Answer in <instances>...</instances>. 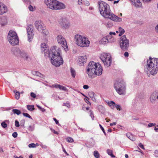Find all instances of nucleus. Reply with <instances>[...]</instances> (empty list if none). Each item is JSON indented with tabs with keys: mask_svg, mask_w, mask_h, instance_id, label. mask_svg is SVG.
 Instances as JSON below:
<instances>
[{
	"mask_svg": "<svg viewBox=\"0 0 158 158\" xmlns=\"http://www.w3.org/2000/svg\"><path fill=\"white\" fill-rule=\"evenodd\" d=\"M56 46H54L50 50L48 49L45 43H43L41 45V49L42 51L45 53V55H48L51 63L56 67L59 66L63 64V60L62 57L60 56V48H58Z\"/></svg>",
	"mask_w": 158,
	"mask_h": 158,
	"instance_id": "1",
	"label": "nucleus"
},
{
	"mask_svg": "<svg viewBox=\"0 0 158 158\" xmlns=\"http://www.w3.org/2000/svg\"><path fill=\"white\" fill-rule=\"evenodd\" d=\"M98 5L100 14L103 17L116 22L122 21L121 18L116 16L111 11L109 5L106 3L99 1L98 2Z\"/></svg>",
	"mask_w": 158,
	"mask_h": 158,
	"instance_id": "2",
	"label": "nucleus"
},
{
	"mask_svg": "<svg viewBox=\"0 0 158 158\" xmlns=\"http://www.w3.org/2000/svg\"><path fill=\"white\" fill-rule=\"evenodd\" d=\"M102 70V68L99 63L93 61L90 62L87 67V73L89 77L101 75Z\"/></svg>",
	"mask_w": 158,
	"mask_h": 158,
	"instance_id": "3",
	"label": "nucleus"
},
{
	"mask_svg": "<svg viewBox=\"0 0 158 158\" xmlns=\"http://www.w3.org/2000/svg\"><path fill=\"white\" fill-rule=\"evenodd\" d=\"M148 60L146 68L153 75H156L158 70V59L152 58L149 57Z\"/></svg>",
	"mask_w": 158,
	"mask_h": 158,
	"instance_id": "4",
	"label": "nucleus"
},
{
	"mask_svg": "<svg viewBox=\"0 0 158 158\" xmlns=\"http://www.w3.org/2000/svg\"><path fill=\"white\" fill-rule=\"evenodd\" d=\"M44 2L48 8L53 10H59L65 8L64 4L56 0H45Z\"/></svg>",
	"mask_w": 158,
	"mask_h": 158,
	"instance_id": "5",
	"label": "nucleus"
},
{
	"mask_svg": "<svg viewBox=\"0 0 158 158\" xmlns=\"http://www.w3.org/2000/svg\"><path fill=\"white\" fill-rule=\"evenodd\" d=\"M114 87L118 94L124 95L125 94V83L123 80H119L116 81L114 83Z\"/></svg>",
	"mask_w": 158,
	"mask_h": 158,
	"instance_id": "6",
	"label": "nucleus"
},
{
	"mask_svg": "<svg viewBox=\"0 0 158 158\" xmlns=\"http://www.w3.org/2000/svg\"><path fill=\"white\" fill-rule=\"evenodd\" d=\"M114 87L118 94L124 95L125 94V83L123 80H119L116 81L114 83Z\"/></svg>",
	"mask_w": 158,
	"mask_h": 158,
	"instance_id": "7",
	"label": "nucleus"
},
{
	"mask_svg": "<svg viewBox=\"0 0 158 158\" xmlns=\"http://www.w3.org/2000/svg\"><path fill=\"white\" fill-rule=\"evenodd\" d=\"M75 38L76 44L77 45L82 47H88L90 43L88 39L79 35H75Z\"/></svg>",
	"mask_w": 158,
	"mask_h": 158,
	"instance_id": "8",
	"label": "nucleus"
},
{
	"mask_svg": "<svg viewBox=\"0 0 158 158\" xmlns=\"http://www.w3.org/2000/svg\"><path fill=\"white\" fill-rule=\"evenodd\" d=\"M7 39L9 43L12 45H16L19 44V38L16 32L13 31H9Z\"/></svg>",
	"mask_w": 158,
	"mask_h": 158,
	"instance_id": "9",
	"label": "nucleus"
},
{
	"mask_svg": "<svg viewBox=\"0 0 158 158\" xmlns=\"http://www.w3.org/2000/svg\"><path fill=\"white\" fill-rule=\"evenodd\" d=\"M12 51L14 54L18 57L22 58L26 60L29 58V56L28 53L23 49L15 48L13 49Z\"/></svg>",
	"mask_w": 158,
	"mask_h": 158,
	"instance_id": "10",
	"label": "nucleus"
},
{
	"mask_svg": "<svg viewBox=\"0 0 158 158\" xmlns=\"http://www.w3.org/2000/svg\"><path fill=\"white\" fill-rule=\"evenodd\" d=\"M100 58L105 66L109 67L111 65V57L110 53H102L100 55Z\"/></svg>",
	"mask_w": 158,
	"mask_h": 158,
	"instance_id": "11",
	"label": "nucleus"
},
{
	"mask_svg": "<svg viewBox=\"0 0 158 158\" xmlns=\"http://www.w3.org/2000/svg\"><path fill=\"white\" fill-rule=\"evenodd\" d=\"M119 43L122 50L125 51L127 50L129 45V40L127 39L125 35H123L121 37Z\"/></svg>",
	"mask_w": 158,
	"mask_h": 158,
	"instance_id": "12",
	"label": "nucleus"
},
{
	"mask_svg": "<svg viewBox=\"0 0 158 158\" xmlns=\"http://www.w3.org/2000/svg\"><path fill=\"white\" fill-rule=\"evenodd\" d=\"M26 29L27 34L28 40L30 42L32 40L34 35L33 26L31 24H29L27 25Z\"/></svg>",
	"mask_w": 158,
	"mask_h": 158,
	"instance_id": "13",
	"label": "nucleus"
},
{
	"mask_svg": "<svg viewBox=\"0 0 158 158\" xmlns=\"http://www.w3.org/2000/svg\"><path fill=\"white\" fill-rule=\"evenodd\" d=\"M56 39L58 43L60 44L65 51H67L68 50V47L64 38L61 35H59L56 37Z\"/></svg>",
	"mask_w": 158,
	"mask_h": 158,
	"instance_id": "14",
	"label": "nucleus"
},
{
	"mask_svg": "<svg viewBox=\"0 0 158 158\" xmlns=\"http://www.w3.org/2000/svg\"><path fill=\"white\" fill-rule=\"evenodd\" d=\"M60 25L64 28H68L70 26V23L68 20L65 18H62L59 21Z\"/></svg>",
	"mask_w": 158,
	"mask_h": 158,
	"instance_id": "15",
	"label": "nucleus"
},
{
	"mask_svg": "<svg viewBox=\"0 0 158 158\" xmlns=\"http://www.w3.org/2000/svg\"><path fill=\"white\" fill-rule=\"evenodd\" d=\"M35 26L38 30L40 31H43L45 29V26L43 22L40 20L36 21L35 23Z\"/></svg>",
	"mask_w": 158,
	"mask_h": 158,
	"instance_id": "16",
	"label": "nucleus"
},
{
	"mask_svg": "<svg viewBox=\"0 0 158 158\" xmlns=\"http://www.w3.org/2000/svg\"><path fill=\"white\" fill-rule=\"evenodd\" d=\"M156 100H158V91L153 92L150 98V101L152 103H155Z\"/></svg>",
	"mask_w": 158,
	"mask_h": 158,
	"instance_id": "17",
	"label": "nucleus"
},
{
	"mask_svg": "<svg viewBox=\"0 0 158 158\" xmlns=\"http://www.w3.org/2000/svg\"><path fill=\"white\" fill-rule=\"evenodd\" d=\"M7 10L6 6L4 4L0 2V15L6 13Z\"/></svg>",
	"mask_w": 158,
	"mask_h": 158,
	"instance_id": "18",
	"label": "nucleus"
},
{
	"mask_svg": "<svg viewBox=\"0 0 158 158\" xmlns=\"http://www.w3.org/2000/svg\"><path fill=\"white\" fill-rule=\"evenodd\" d=\"M87 58L86 56H79L78 59V63L80 66L84 65V63L87 61Z\"/></svg>",
	"mask_w": 158,
	"mask_h": 158,
	"instance_id": "19",
	"label": "nucleus"
},
{
	"mask_svg": "<svg viewBox=\"0 0 158 158\" xmlns=\"http://www.w3.org/2000/svg\"><path fill=\"white\" fill-rule=\"evenodd\" d=\"M132 4L136 7H140L142 5V3L139 0H130Z\"/></svg>",
	"mask_w": 158,
	"mask_h": 158,
	"instance_id": "20",
	"label": "nucleus"
},
{
	"mask_svg": "<svg viewBox=\"0 0 158 158\" xmlns=\"http://www.w3.org/2000/svg\"><path fill=\"white\" fill-rule=\"evenodd\" d=\"M126 135L129 139L132 141H135L136 139L135 136L130 133H127L126 134Z\"/></svg>",
	"mask_w": 158,
	"mask_h": 158,
	"instance_id": "21",
	"label": "nucleus"
},
{
	"mask_svg": "<svg viewBox=\"0 0 158 158\" xmlns=\"http://www.w3.org/2000/svg\"><path fill=\"white\" fill-rule=\"evenodd\" d=\"M100 42L102 44H106L108 42H109L107 36H106V37H104L102 38Z\"/></svg>",
	"mask_w": 158,
	"mask_h": 158,
	"instance_id": "22",
	"label": "nucleus"
},
{
	"mask_svg": "<svg viewBox=\"0 0 158 158\" xmlns=\"http://www.w3.org/2000/svg\"><path fill=\"white\" fill-rule=\"evenodd\" d=\"M88 94L89 97L93 101H94L95 100L94 96V92L92 91H91Z\"/></svg>",
	"mask_w": 158,
	"mask_h": 158,
	"instance_id": "23",
	"label": "nucleus"
},
{
	"mask_svg": "<svg viewBox=\"0 0 158 158\" xmlns=\"http://www.w3.org/2000/svg\"><path fill=\"white\" fill-rule=\"evenodd\" d=\"M107 36L109 42H113L115 41V39L112 36L110 35H108Z\"/></svg>",
	"mask_w": 158,
	"mask_h": 158,
	"instance_id": "24",
	"label": "nucleus"
},
{
	"mask_svg": "<svg viewBox=\"0 0 158 158\" xmlns=\"http://www.w3.org/2000/svg\"><path fill=\"white\" fill-rule=\"evenodd\" d=\"M107 153L111 157L113 158H114L115 157V156L112 153L113 151L111 150H110L109 149H108L107 150Z\"/></svg>",
	"mask_w": 158,
	"mask_h": 158,
	"instance_id": "25",
	"label": "nucleus"
},
{
	"mask_svg": "<svg viewBox=\"0 0 158 158\" xmlns=\"http://www.w3.org/2000/svg\"><path fill=\"white\" fill-rule=\"evenodd\" d=\"M12 111L13 112L14 114H16L18 115H19L21 114V111L17 109H13L12 110Z\"/></svg>",
	"mask_w": 158,
	"mask_h": 158,
	"instance_id": "26",
	"label": "nucleus"
},
{
	"mask_svg": "<svg viewBox=\"0 0 158 158\" xmlns=\"http://www.w3.org/2000/svg\"><path fill=\"white\" fill-rule=\"evenodd\" d=\"M118 31L119 32V33L118 35L119 36H121L125 32V30H124V29L122 28V27H119Z\"/></svg>",
	"mask_w": 158,
	"mask_h": 158,
	"instance_id": "27",
	"label": "nucleus"
},
{
	"mask_svg": "<svg viewBox=\"0 0 158 158\" xmlns=\"http://www.w3.org/2000/svg\"><path fill=\"white\" fill-rule=\"evenodd\" d=\"M6 122L9 123V121L8 120H6L2 123H1V126L3 128H6L7 127V125L6 123Z\"/></svg>",
	"mask_w": 158,
	"mask_h": 158,
	"instance_id": "28",
	"label": "nucleus"
},
{
	"mask_svg": "<svg viewBox=\"0 0 158 158\" xmlns=\"http://www.w3.org/2000/svg\"><path fill=\"white\" fill-rule=\"evenodd\" d=\"M27 108L30 111H33L35 109L33 105H27Z\"/></svg>",
	"mask_w": 158,
	"mask_h": 158,
	"instance_id": "29",
	"label": "nucleus"
},
{
	"mask_svg": "<svg viewBox=\"0 0 158 158\" xmlns=\"http://www.w3.org/2000/svg\"><path fill=\"white\" fill-rule=\"evenodd\" d=\"M71 73V75L72 77L73 78H74L75 77V75H76V72L72 68H71L70 70Z\"/></svg>",
	"mask_w": 158,
	"mask_h": 158,
	"instance_id": "30",
	"label": "nucleus"
},
{
	"mask_svg": "<svg viewBox=\"0 0 158 158\" xmlns=\"http://www.w3.org/2000/svg\"><path fill=\"white\" fill-rule=\"evenodd\" d=\"M94 155L96 158H99L100 157L99 154L97 151H95L94 152Z\"/></svg>",
	"mask_w": 158,
	"mask_h": 158,
	"instance_id": "31",
	"label": "nucleus"
},
{
	"mask_svg": "<svg viewBox=\"0 0 158 158\" xmlns=\"http://www.w3.org/2000/svg\"><path fill=\"white\" fill-rule=\"evenodd\" d=\"M108 104L113 109L114 108V105L115 104V103L114 102L111 101L110 102H109Z\"/></svg>",
	"mask_w": 158,
	"mask_h": 158,
	"instance_id": "32",
	"label": "nucleus"
},
{
	"mask_svg": "<svg viewBox=\"0 0 158 158\" xmlns=\"http://www.w3.org/2000/svg\"><path fill=\"white\" fill-rule=\"evenodd\" d=\"M59 89H61V90H64V91H66L67 90V89L64 86L62 85H59Z\"/></svg>",
	"mask_w": 158,
	"mask_h": 158,
	"instance_id": "33",
	"label": "nucleus"
},
{
	"mask_svg": "<svg viewBox=\"0 0 158 158\" xmlns=\"http://www.w3.org/2000/svg\"><path fill=\"white\" fill-rule=\"evenodd\" d=\"M34 129V125H30L28 126V130L29 131H33Z\"/></svg>",
	"mask_w": 158,
	"mask_h": 158,
	"instance_id": "34",
	"label": "nucleus"
},
{
	"mask_svg": "<svg viewBox=\"0 0 158 158\" xmlns=\"http://www.w3.org/2000/svg\"><path fill=\"white\" fill-rule=\"evenodd\" d=\"M15 98L18 100L19 99L20 97V94L18 92H16L15 93Z\"/></svg>",
	"mask_w": 158,
	"mask_h": 158,
	"instance_id": "35",
	"label": "nucleus"
},
{
	"mask_svg": "<svg viewBox=\"0 0 158 158\" xmlns=\"http://www.w3.org/2000/svg\"><path fill=\"white\" fill-rule=\"evenodd\" d=\"M113 25L112 23L110 22H108L106 23V27H112Z\"/></svg>",
	"mask_w": 158,
	"mask_h": 158,
	"instance_id": "36",
	"label": "nucleus"
},
{
	"mask_svg": "<svg viewBox=\"0 0 158 158\" xmlns=\"http://www.w3.org/2000/svg\"><path fill=\"white\" fill-rule=\"evenodd\" d=\"M83 5H86V6H89V2L87 1V0H84L83 1Z\"/></svg>",
	"mask_w": 158,
	"mask_h": 158,
	"instance_id": "37",
	"label": "nucleus"
},
{
	"mask_svg": "<svg viewBox=\"0 0 158 158\" xmlns=\"http://www.w3.org/2000/svg\"><path fill=\"white\" fill-rule=\"evenodd\" d=\"M23 114L24 116L26 117H28L29 118L32 119V118H31V116H30L27 113H23Z\"/></svg>",
	"mask_w": 158,
	"mask_h": 158,
	"instance_id": "38",
	"label": "nucleus"
},
{
	"mask_svg": "<svg viewBox=\"0 0 158 158\" xmlns=\"http://www.w3.org/2000/svg\"><path fill=\"white\" fill-rule=\"evenodd\" d=\"M67 141L68 142H73V138L70 137H68L67 139Z\"/></svg>",
	"mask_w": 158,
	"mask_h": 158,
	"instance_id": "39",
	"label": "nucleus"
},
{
	"mask_svg": "<svg viewBox=\"0 0 158 158\" xmlns=\"http://www.w3.org/2000/svg\"><path fill=\"white\" fill-rule=\"evenodd\" d=\"M28 147L29 148H36V144L34 143H32L29 144Z\"/></svg>",
	"mask_w": 158,
	"mask_h": 158,
	"instance_id": "40",
	"label": "nucleus"
},
{
	"mask_svg": "<svg viewBox=\"0 0 158 158\" xmlns=\"http://www.w3.org/2000/svg\"><path fill=\"white\" fill-rule=\"evenodd\" d=\"M41 32H42L45 35H48V31L47 30H45V29H44V30H43V31H41Z\"/></svg>",
	"mask_w": 158,
	"mask_h": 158,
	"instance_id": "41",
	"label": "nucleus"
},
{
	"mask_svg": "<svg viewBox=\"0 0 158 158\" xmlns=\"http://www.w3.org/2000/svg\"><path fill=\"white\" fill-rule=\"evenodd\" d=\"M34 73L37 76H38L41 77L42 76V74L40 73V72L38 71H35L34 72Z\"/></svg>",
	"mask_w": 158,
	"mask_h": 158,
	"instance_id": "42",
	"label": "nucleus"
},
{
	"mask_svg": "<svg viewBox=\"0 0 158 158\" xmlns=\"http://www.w3.org/2000/svg\"><path fill=\"white\" fill-rule=\"evenodd\" d=\"M115 107L118 110H120L121 109H120V106L116 104L115 103L114 105V107Z\"/></svg>",
	"mask_w": 158,
	"mask_h": 158,
	"instance_id": "43",
	"label": "nucleus"
},
{
	"mask_svg": "<svg viewBox=\"0 0 158 158\" xmlns=\"http://www.w3.org/2000/svg\"><path fill=\"white\" fill-rule=\"evenodd\" d=\"M37 106L43 112L45 111V110L44 108H42L41 106H39L38 105H37Z\"/></svg>",
	"mask_w": 158,
	"mask_h": 158,
	"instance_id": "44",
	"label": "nucleus"
},
{
	"mask_svg": "<svg viewBox=\"0 0 158 158\" xmlns=\"http://www.w3.org/2000/svg\"><path fill=\"white\" fill-rule=\"evenodd\" d=\"M89 113L90 114V115L91 116V117L93 118L94 117V116L93 114V112L92 111V110H89Z\"/></svg>",
	"mask_w": 158,
	"mask_h": 158,
	"instance_id": "45",
	"label": "nucleus"
},
{
	"mask_svg": "<svg viewBox=\"0 0 158 158\" xmlns=\"http://www.w3.org/2000/svg\"><path fill=\"white\" fill-rule=\"evenodd\" d=\"M156 125V124L155 123H150L148 124V126L149 127H150L155 126Z\"/></svg>",
	"mask_w": 158,
	"mask_h": 158,
	"instance_id": "46",
	"label": "nucleus"
},
{
	"mask_svg": "<svg viewBox=\"0 0 158 158\" xmlns=\"http://www.w3.org/2000/svg\"><path fill=\"white\" fill-rule=\"evenodd\" d=\"M29 9L31 11H33L35 10V9L33 8V7L31 5H30L28 7Z\"/></svg>",
	"mask_w": 158,
	"mask_h": 158,
	"instance_id": "47",
	"label": "nucleus"
},
{
	"mask_svg": "<svg viewBox=\"0 0 158 158\" xmlns=\"http://www.w3.org/2000/svg\"><path fill=\"white\" fill-rule=\"evenodd\" d=\"M99 126H100L101 129V130H102V131L103 132L104 134V135H106V133L105 132V131L104 130V128L100 124H99Z\"/></svg>",
	"mask_w": 158,
	"mask_h": 158,
	"instance_id": "48",
	"label": "nucleus"
},
{
	"mask_svg": "<svg viewBox=\"0 0 158 158\" xmlns=\"http://www.w3.org/2000/svg\"><path fill=\"white\" fill-rule=\"evenodd\" d=\"M30 95L32 97L34 98H35L36 97V95L33 92L31 93L30 94Z\"/></svg>",
	"mask_w": 158,
	"mask_h": 158,
	"instance_id": "49",
	"label": "nucleus"
},
{
	"mask_svg": "<svg viewBox=\"0 0 158 158\" xmlns=\"http://www.w3.org/2000/svg\"><path fill=\"white\" fill-rule=\"evenodd\" d=\"M60 85H59L57 84H55L54 85H52V87H54L56 88H59V86Z\"/></svg>",
	"mask_w": 158,
	"mask_h": 158,
	"instance_id": "50",
	"label": "nucleus"
},
{
	"mask_svg": "<svg viewBox=\"0 0 158 158\" xmlns=\"http://www.w3.org/2000/svg\"><path fill=\"white\" fill-rule=\"evenodd\" d=\"M18 135V134L16 132H14L12 134V136L14 138H16Z\"/></svg>",
	"mask_w": 158,
	"mask_h": 158,
	"instance_id": "51",
	"label": "nucleus"
},
{
	"mask_svg": "<svg viewBox=\"0 0 158 158\" xmlns=\"http://www.w3.org/2000/svg\"><path fill=\"white\" fill-rule=\"evenodd\" d=\"M15 126L16 127H18L19 126V122L17 120H15Z\"/></svg>",
	"mask_w": 158,
	"mask_h": 158,
	"instance_id": "52",
	"label": "nucleus"
},
{
	"mask_svg": "<svg viewBox=\"0 0 158 158\" xmlns=\"http://www.w3.org/2000/svg\"><path fill=\"white\" fill-rule=\"evenodd\" d=\"M155 155L156 157H158V150H156L154 152Z\"/></svg>",
	"mask_w": 158,
	"mask_h": 158,
	"instance_id": "53",
	"label": "nucleus"
},
{
	"mask_svg": "<svg viewBox=\"0 0 158 158\" xmlns=\"http://www.w3.org/2000/svg\"><path fill=\"white\" fill-rule=\"evenodd\" d=\"M138 145L141 148L143 149H144V147L143 145L141 143H139Z\"/></svg>",
	"mask_w": 158,
	"mask_h": 158,
	"instance_id": "54",
	"label": "nucleus"
},
{
	"mask_svg": "<svg viewBox=\"0 0 158 158\" xmlns=\"http://www.w3.org/2000/svg\"><path fill=\"white\" fill-rule=\"evenodd\" d=\"M51 131L53 132L54 134H57V135L58 134V132H57L56 131H55L53 129L51 128Z\"/></svg>",
	"mask_w": 158,
	"mask_h": 158,
	"instance_id": "55",
	"label": "nucleus"
},
{
	"mask_svg": "<svg viewBox=\"0 0 158 158\" xmlns=\"http://www.w3.org/2000/svg\"><path fill=\"white\" fill-rule=\"evenodd\" d=\"M63 106H65L68 107H70V105L69 103H64L63 104Z\"/></svg>",
	"mask_w": 158,
	"mask_h": 158,
	"instance_id": "56",
	"label": "nucleus"
},
{
	"mask_svg": "<svg viewBox=\"0 0 158 158\" xmlns=\"http://www.w3.org/2000/svg\"><path fill=\"white\" fill-rule=\"evenodd\" d=\"M83 87L84 89H87L89 88V87L87 85H83Z\"/></svg>",
	"mask_w": 158,
	"mask_h": 158,
	"instance_id": "57",
	"label": "nucleus"
},
{
	"mask_svg": "<svg viewBox=\"0 0 158 158\" xmlns=\"http://www.w3.org/2000/svg\"><path fill=\"white\" fill-rule=\"evenodd\" d=\"M84 100H85V101L86 102V103H87V104H89V105H91L90 103L88 101V99H87L85 98Z\"/></svg>",
	"mask_w": 158,
	"mask_h": 158,
	"instance_id": "58",
	"label": "nucleus"
},
{
	"mask_svg": "<svg viewBox=\"0 0 158 158\" xmlns=\"http://www.w3.org/2000/svg\"><path fill=\"white\" fill-rule=\"evenodd\" d=\"M116 34V33L114 32H110L109 33V35H110L111 36H112V35H115Z\"/></svg>",
	"mask_w": 158,
	"mask_h": 158,
	"instance_id": "59",
	"label": "nucleus"
},
{
	"mask_svg": "<svg viewBox=\"0 0 158 158\" xmlns=\"http://www.w3.org/2000/svg\"><path fill=\"white\" fill-rule=\"evenodd\" d=\"M54 120L55 121L56 123L58 125H59L58 121L55 118H53Z\"/></svg>",
	"mask_w": 158,
	"mask_h": 158,
	"instance_id": "60",
	"label": "nucleus"
},
{
	"mask_svg": "<svg viewBox=\"0 0 158 158\" xmlns=\"http://www.w3.org/2000/svg\"><path fill=\"white\" fill-rule=\"evenodd\" d=\"M124 56L125 57H128L129 56L128 53L127 52H125L124 53Z\"/></svg>",
	"mask_w": 158,
	"mask_h": 158,
	"instance_id": "61",
	"label": "nucleus"
},
{
	"mask_svg": "<svg viewBox=\"0 0 158 158\" xmlns=\"http://www.w3.org/2000/svg\"><path fill=\"white\" fill-rule=\"evenodd\" d=\"M25 123V120L24 119H23L21 121V124H22L23 125V126L24 125Z\"/></svg>",
	"mask_w": 158,
	"mask_h": 158,
	"instance_id": "62",
	"label": "nucleus"
},
{
	"mask_svg": "<svg viewBox=\"0 0 158 158\" xmlns=\"http://www.w3.org/2000/svg\"><path fill=\"white\" fill-rule=\"evenodd\" d=\"M62 148H63V152L65 153H66L67 155H68L69 156V154H68L66 152V151L64 149V148H63L62 147Z\"/></svg>",
	"mask_w": 158,
	"mask_h": 158,
	"instance_id": "63",
	"label": "nucleus"
},
{
	"mask_svg": "<svg viewBox=\"0 0 158 158\" xmlns=\"http://www.w3.org/2000/svg\"><path fill=\"white\" fill-rule=\"evenodd\" d=\"M155 29L156 32L158 33V25L156 27Z\"/></svg>",
	"mask_w": 158,
	"mask_h": 158,
	"instance_id": "64",
	"label": "nucleus"
}]
</instances>
